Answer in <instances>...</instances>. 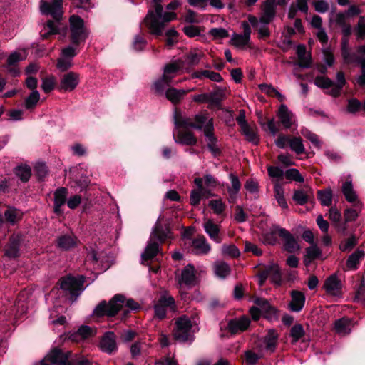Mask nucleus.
<instances>
[{
    "mask_svg": "<svg viewBox=\"0 0 365 365\" xmlns=\"http://www.w3.org/2000/svg\"><path fill=\"white\" fill-rule=\"evenodd\" d=\"M288 0H264L260 6L261 14L259 18L253 15H248L251 26L256 29L260 37H268L270 31L267 25L272 23L277 15V6H284L287 4Z\"/></svg>",
    "mask_w": 365,
    "mask_h": 365,
    "instance_id": "nucleus-1",
    "label": "nucleus"
},
{
    "mask_svg": "<svg viewBox=\"0 0 365 365\" xmlns=\"http://www.w3.org/2000/svg\"><path fill=\"white\" fill-rule=\"evenodd\" d=\"M160 0H153V6L155 7V13L149 11L144 19L146 26L152 34L160 35L165 24L175 19L176 15L173 12H165L163 14V6L160 4Z\"/></svg>",
    "mask_w": 365,
    "mask_h": 365,
    "instance_id": "nucleus-2",
    "label": "nucleus"
},
{
    "mask_svg": "<svg viewBox=\"0 0 365 365\" xmlns=\"http://www.w3.org/2000/svg\"><path fill=\"white\" fill-rule=\"evenodd\" d=\"M278 234L284 241V249L288 252L294 253L299 250L300 246L294 236L286 229L273 225L268 232L264 234L263 241L269 245L277 243L276 235Z\"/></svg>",
    "mask_w": 365,
    "mask_h": 365,
    "instance_id": "nucleus-3",
    "label": "nucleus"
},
{
    "mask_svg": "<svg viewBox=\"0 0 365 365\" xmlns=\"http://www.w3.org/2000/svg\"><path fill=\"white\" fill-rule=\"evenodd\" d=\"M40 9L42 14L46 15H51L56 20L55 21H48L46 26L48 31L42 34L43 38H46L50 34H58L59 21L62 17V0H53L51 3L41 1L40 4Z\"/></svg>",
    "mask_w": 365,
    "mask_h": 365,
    "instance_id": "nucleus-4",
    "label": "nucleus"
},
{
    "mask_svg": "<svg viewBox=\"0 0 365 365\" xmlns=\"http://www.w3.org/2000/svg\"><path fill=\"white\" fill-rule=\"evenodd\" d=\"M171 237V232L168 227L163 229L159 222L155 225V227L151 233L150 240L148 242L145 252L141 257L143 260L147 261L154 257L159 251L158 243L155 240L163 242L168 238Z\"/></svg>",
    "mask_w": 365,
    "mask_h": 365,
    "instance_id": "nucleus-5",
    "label": "nucleus"
},
{
    "mask_svg": "<svg viewBox=\"0 0 365 365\" xmlns=\"http://www.w3.org/2000/svg\"><path fill=\"white\" fill-rule=\"evenodd\" d=\"M176 328L173 331L174 338L180 342L192 343L194 340V332L197 329L190 319L183 316L175 322Z\"/></svg>",
    "mask_w": 365,
    "mask_h": 365,
    "instance_id": "nucleus-6",
    "label": "nucleus"
},
{
    "mask_svg": "<svg viewBox=\"0 0 365 365\" xmlns=\"http://www.w3.org/2000/svg\"><path fill=\"white\" fill-rule=\"evenodd\" d=\"M182 66L183 62L180 60H178L165 65L162 77L154 83L155 90L158 92L163 91L178 75Z\"/></svg>",
    "mask_w": 365,
    "mask_h": 365,
    "instance_id": "nucleus-7",
    "label": "nucleus"
},
{
    "mask_svg": "<svg viewBox=\"0 0 365 365\" xmlns=\"http://www.w3.org/2000/svg\"><path fill=\"white\" fill-rule=\"evenodd\" d=\"M125 302V297L123 295L116 294L108 304L104 302L100 303L94 309V313L97 316L108 315L113 317L124 307Z\"/></svg>",
    "mask_w": 365,
    "mask_h": 365,
    "instance_id": "nucleus-8",
    "label": "nucleus"
},
{
    "mask_svg": "<svg viewBox=\"0 0 365 365\" xmlns=\"http://www.w3.org/2000/svg\"><path fill=\"white\" fill-rule=\"evenodd\" d=\"M84 277L81 275L77 277L68 276L61 280V288L71 294L72 302L75 301L83 290Z\"/></svg>",
    "mask_w": 365,
    "mask_h": 365,
    "instance_id": "nucleus-9",
    "label": "nucleus"
},
{
    "mask_svg": "<svg viewBox=\"0 0 365 365\" xmlns=\"http://www.w3.org/2000/svg\"><path fill=\"white\" fill-rule=\"evenodd\" d=\"M71 38L72 43L78 45L84 41L88 36V32L84 27V23L81 18L73 15L70 17Z\"/></svg>",
    "mask_w": 365,
    "mask_h": 365,
    "instance_id": "nucleus-10",
    "label": "nucleus"
},
{
    "mask_svg": "<svg viewBox=\"0 0 365 365\" xmlns=\"http://www.w3.org/2000/svg\"><path fill=\"white\" fill-rule=\"evenodd\" d=\"M185 244L188 245L190 251L196 255H207L211 250V246L203 235L193 239L188 238Z\"/></svg>",
    "mask_w": 365,
    "mask_h": 365,
    "instance_id": "nucleus-11",
    "label": "nucleus"
},
{
    "mask_svg": "<svg viewBox=\"0 0 365 365\" xmlns=\"http://www.w3.org/2000/svg\"><path fill=\"white\" fill-rule=\"evenodd\" d=\"M250 21H242V27L243 29L242 34H234L231 38V43L238 48H244L248 46L250 40L251 29Z\"/></svg>",
    "mask_w": 365,
    "mask_h": 365,
    "instance_id": "nucleus-12",
    "label": "nucleus"
},
{
    "mask_svg": "<svg viewBox=\"0 0 365 365\" xmlns=\"http://www.w3.org/2000/svg\"><path fill=\"white\" fill-rule=\"evenodd\" d=\"M166 307L171 310H175V302L173 297L169 295L162 296L158 303L154 306L155 316L159 319H163L166 315Z\"/></svg>",
    "mask_w": 365,
    "mask_h": 365,
    "instance_id": "nucleus-13",
    "label": "nucleus"
},
{
    "mask_svg": "<svg viewBox=\"0 0 365 365\" xmlns=\"http://www.w3.org/2000/svg\"><path fill=\"white\" fill-rule=\"evenodd\" d=\"M24 240L21 234L12 235L5 247V255L10 259H15L19 256V247Z\"/></svg>",
    "mask_w": 365,
    "mask_h": 365,
    "instance_id": "nucleus-14",
    "label": "nucleus"
},
{
    "mask_svg": "<svg viewBox=\"0 0 365 365\" xmlns=\"http://www.w3.org/2000/svg\"><path fill=\"white\" fill-rule=\"evenodd\" d=\"M68 359V354L58 349H54L41 361V365H65Z\"/></svg>",
    "mask_w": 365,
    "mask_h": 365,
    "instance_id": "nucleus-15",
    "label": "nucleus"
},
{
    "mask_svg": "<svg viewBox=\"0 0 365 365\" xmlns=\"http://www.w3.org/2000/svg\"><path fill=\"white\" fill-rule=\"evenodd\" d=\"M327 294L333 297H339L341 295V284L336 274H332L328 277L323 286Z\"/></svg>",
    "mask_w": 365,
    "mask_h": 365,
    "instance_id": "nucleus-16",
    "label": "nucleus"
},
{
    "mask_svg": "<svg viewBox=\"0 0 365 365\" xmlns=\"http://www.w3.org/2000/svg\"><path fill=\"white\" fill-rule=\"evenodd\" d=\"M277 116L285 128H290L295 124L296 119L294 115L284 104H282L279 106Z\"/></svg>",
    "mask_w": 365,
    "mask_h": 365,
    "instance_id": "nucleus-17",
    "label": "nucleus"
},
{
    "mask_svg": "<svg viewBox=\"0 0 365 365\" xmlns=\"http://www.w3.org/2000/svg\"><path fill=\"white\" fill-rule=\"evenodd\" d=\"M78 83L79 75L74 72H69L62 76L59 89L64 91H71L75 89Z\"/></svg>",
    "mask_w": 365,
    "mask_h": 365,
    "instance_id": "nucleus-18",
    "label": "nucleus"
},
{
    "mask_svg": "<svg viewBox=\"0 0 365 365\" xmlns=\"http://www.w3.org/2000/svg\"><path fill=\"white\" fill-rule=\"evenodd\" d=\"M213 123L210 120L207 125L205 126V135L207 138V145L213 154L214 156L217 155L220 153V148L217 145V139L213 134Z\"/></svg>",
    "mask_w": 365,
    "mask_h": 365,
    "instance_id": "nucleus-19",
    "label": "nucleus"
},
{
    "mask_svg": "<svg viewBox=\"0 0 365 365\" xmlns=\"http://www.w3.org/2000/svg\"><path fill=\"white\" fill-rule=\"evenodd\" d=\"M100 348L108 354H111L117 350L116 336L113 332L108 331L103 335L100 343Z\"/></svg>",
    "mask_w": 365,
    "mask_h": 365,
    "instance_id": "nucleus-20",
    "label": "nucleus"
},
{
    "mask_svg": "<svg viewBox=\"0 0 365 365\" xmlns=\"http://www.w3.org/2000/svg\"><path fill=\"white\" fill-rule=\"evenodd\" d=\"M250 323V320L247 317H242L239 319L230 320L227 324V328L232 334H237L245 331Z\"/></svg>",
    "mask_w": 365,
    "mask_h": 365,
    "instance_id": "nucleus-21",
    "label": "nucleus"
},
{
    "mask_svg": "<svg viewBox=\"0 0 365 365\" xmlns=\"http://www.w3.org/2000/svg\"><path fill=\"white\" fill-rule=\"evenodd\" d=\"M291 301L289 304V309L294 312H300L305 303V296L304 293L293 290L291 292Z\"/></svg>",
    "mask_w": 365,
    "mask_h": 365,
    "instance_id": "nucleus-22",
    "label": "nucleus"
},
{
    "mask_svg": "<svg viewBox=\"0 0 365 365\" xmlns=\"http://www.w3.org/2000/svg\"><path fill=\"white\" fill-rule=\"evenodd\" d=\"M352 204V207H348L344 210V219L346 223L356 221L363 209L361 202Z\"/></svg>",
    "mask_w": 365,
    "mask_h": 365,
    "instance_id": "nucleus-23",
    "label": "nucleus"
},
{
    "mask_svg": "<svg viewBox=\"0 0 365 365\" xmlns=\"http://www.w3.org/2000/svg\"><path fill=\"white\" fill-rule=\"evenodd\" d=\"M194 88L190 89H177L169 88L165 92V96L172 103H178L189 92L192 91Z\"/></svg>",
    "mask_w": 365,
    "mask_h": 365,
    "instance_id": "nucleus-24",
    "label": "nucleus"
},
{
    "mask_svg": "<svg viewBox=\"0 0 365 365\" xmlns=\"http://www.w3.org/2000/svg\"><path fill=\"white\" fill-rule=\"evenodd\" d=\"M96 334V330L88 326H81L76 332L71 334L70 338L72 341L79 342L88 339Z\"/></svg>",
    "mask_w": 365,
    "mask_h": 365,
    "instance_id": "nucleus-25",
    "label": "nucleus"
},
{
    "mask_svg": "<svg viewBox=\"0 0 365 365\" xmlns=\"http://www.w3.org/2000/svg\"><path fill=\"white\" fill-rule=\"evenodd\" d=\"M271 281L277 286H280L282 283V273L278 264L270 263L264 267Z\"/></svg>",
    "mask_w": 365,
    "mask_h": 365,
    "instance_id": "nucleus-26",
    "label": "nucleus"
},
{
    "mask_svg": "<svg viewBox=\"0 0 365 365\" xmlns=\"http://www.w3.org/2000/svg\"><path fill=\"white\" fill-rule=\"evenodd\" d=\"M204 229L209 237L215 242L220 243L222 242V238L219 236V227L212 220L205 219Z\"/></svg>",
    "mask_w": 365,
    "mask_h": 365,
    "instance_id": "nucleus-27",
    "label": "nucleus"
},
{
    "mask_svg": "<svg viewBox=\"0 0 365 365\" xmlns=\"http://www.w3.org/2000/svg\"><path fill=\"white\" fill-rule=\"evenodd\" d=\"M195 271L193 266L188 264L182 271L179 280L180 284L192 285L195 282Z\"/></svg>",
    "mask_w": 365,
    "mask_h": 365,
    "instance_id": "nucleus-28",
    "label": "nucleus"
},
{
    "mask_svg": "<svg viewBox=\"0 0 365 365\" xmlns=\"http://www.w3.org/2000/svg\"><path fill=\"white\" fill-rule=\"evenodd\" d=\"M297 55L299 59V65L302 68H309L312 64L311 54L307 51L304 45H299L297 47Z\"/></svg>",
    "mask_w": 365,
    "mask_h": 365,
    "instance_id": "nucleus-29",
    "label": "nucleus"
},
{
    "mask_svg": "<svg viewBox=\"0 0 365 365\" xmlns=\"http://www.w3.org/2000/svg\"><path fill=\"white\" fill-rule=\"evenodd\" d=\"M24 213L21 210L14 207L8 206L4 212V217L6 222L14 225L20 221L23 217Z\"/></svg>",
    "mask_w": 365,
    "mask_h": 365,
    "instance_id": "nucleus-30",
    "label": "nucleus"
},
{
    "mask_svg": "<svg viewBox=\"0 0 365 365\" xmlns=\"http://www.w3.org/2000/svg\"><path fill=\"white\" fill-rule=\"evenodd\" d=\"M277 339L278 334H277L276 331L274 329L269 330L263 339L264 349L271 353L274 352L276 349Z\"/></svg>",
    "mask_w": 365,
    "mask_h": 365,
    "instance_id": "nucleus-31",
    "label": "nucleus"
},
{
    "mask_svg": "<svg viewBox=\"0 0 365 365\" xmlns=\"http://www.w3.org/2000/svg\"><path fill=\"white\" fill-rule=\"evenodd\" d=\"M230 179L231 181V185L227 187L229 201L230 202H234L240 190L241 184L240 182L239 178L233 174L230 175Z\"/></svg>",
    "mask_w": 365,
    "mask_h": 365,
    "instance_id": "nucleus-32",
    "label": "nucleus"
},
{
    "mask_svg": "<svg viewBox=\"0 0 365 365\" xmlns=\"http://www.w3.org/2000/svg\"><path fill=\"white\" fill-rule=\"evenodd\" d=\"M341 191L346 198V200L351 203H356V202H361L356 192L354 190L353 185L351 181H346L343 183L341 187Z\"/></svg>",
    "mask_w": 365,
    "mask_h": 365,
    "instance_id": "nucleus-33",
    "label": "nucleus"
},
{
    "mask_svg": "<svg viewBox=\"0 0 365 365\" xmlns=\"http://www.w3.org/2000/svg\"><path fill=\"white\" fill-rule=\"evenodd\" d=\"M308 0H296L294 3H292L289 9L288 17L289 19H294L298 11L303 13H307L308 11Z\"/></svg>",
    "mask_w": 365,
    "mask_h": 365,
    "instance_id": "nucleus-34",
    "label": "nucleus"
},
{
    "mask_svg": "<svg viewBox=\"0 0 365 365\" xmlns=\"http://www.w3.org/2000/svg\"><path fill=\"white\" fill-rule=\"evenodd\" d=\"M321 255L322 250L315 244H312V246L306 249L304 256V264L308 266L313 260L320 257Z\"/></svg>",
    "mask_w": 365,
    "mask_h": 365,
    "instance_id": "nucleus-35",
    "label": "nucleus"
},
{
    "mask_svg": "<svg viewBox=\"0 0 365 365\" xmlns=\"http://www.w3.org/2000/svg\"><path fill=\"white\" fill-rule=\"evenodd\" d=\"M67 190L64 187L57 189L54 193V211L56 213L61 212V207L65 204L67 197Z\"/></svg>",
    "mask_w": 365,
    "mask_h": 365,
    "instance_id": "nucleus-36",
    "label": "nucleus"
},
{
    "mask_svg": "<svg viewBox=\"0 0 365 365\" xmlns=\"http://www.w3.org/2000/svg\"><path fill=\"white\" fill-rule=\"evenodd\" d=\"M334 328L339 334H348L351 329V321L348 318L338 319L335 322Z\"/></svg>",
    "mask_w": 365,
    "mask_h": 365,
    "instance_id": "nucleus-37",
    "label": "nucleus"
},
{
    "mask_svg": "<svg viewBox=\"0 0 365 365\" xmlns=\"http://www.w3.org/2000/svg\"><path fill=\"white\" fill-rule=\"evenodd\" d=\"M175 141L177 143L192 145L196 144L197 139L191 132L179 131Z\"/></svg>",
    "mask_w": 365,
    "mask_h": 365,
    "instance_id": "nucleus-38",
    "label": "nucleus"
},
{
    "mask_svg": "<svg viewBox=\"0 0 365 365\" xmlns=\"http://www.w3.org/2000/svg\"><path fill=\"white\" fill-rule=\"evenodd\" d=\"M358 61L361 66V74L357 78L360 86H365V45L359 46L357 49Z\"/></svg>",
    "mask_w": 365,
    "mask_h": 365,
    "instance_id": "nucleus-39",
    "label": "nucleus"
},
{
    "mask_svg": "<svg viewBox=\"0 0 365 365\" xmlns=\"http://www.w3.org/2000/svg\"><path fill=\"white\" fill-rule=\"evenodd\" d=\"M214 272L215 275L221 279H225L230 275L231 269L230 265L222 261L215 262L213 265Z\"/></svg>",
    "mask_w": 365,
    "mask_h": 365,
    "instance_id": "nucleus-40",
    "label": "nucleus"
},
{
    "mask_svg": "<svg viewBox=\"0 0 365 365\" xmlns=\"http://www.w3.org/2000/svg\"><path fill=\"white\" fill-rule=\"evenodd\" d=\"M192 77L200 79L202 78H207L215 82H220L222 79L218 73L209 70L195 71L192 74Z\"/></svg>",
    "mask_w": 365,
    "mask_h": 365,
    "instance_id": "nucleus-41",
    "label": "nucleus"
},
{
    "mask_svg": "<svg viewBox=\"0 0 365 365\" xmlns=\"http://www.w3.org/2000/svg\"><path fill=\"white\" fill-rule=\"evenodd\" d=\"M57 244L60 248L67 250L74 247L77 245V241L73 236L65 235L58 239Z\"/></svg>",
    "mask_w": 365,
    "mask_h": 365,
    "instance_id": "nucleus-42",
    "label": "nucleus"
},
{
    "mask_svg": "<svg viewBox=\"0 0 365 365\" xmlns=\"http://www.w3.org/2000/svg\"><path fill=\"white\" fill-rule=\"evenodd\" d=\"M174 123L177 128H192V125H194L193 118L182 115L178 113L175 114Z\"/></svg>",
    "mask_w": 365,
    "mask_h": 365,
    "instance_id": "nucleus-43",
    "label": "nucleus"
},
{
    "mask_svg": "<svg viewBox=\"0 0 365 365\" xmlns=\"http://www.w3.org/2000/svg\"><path fill=\"white\" fill-rule=\"evenodd\" d=\"M284 192L282 186L279 182H276L274 186V197L279 205L282 209H287L288 205L284 198Z\"/></svg>",
    "mask_w": 365,
    "mask_h": 365,
    "instance_id": "nucleus-44",
    "label": "nucleus"
},
{
    "mask_svg": "<svg viewBox=\"0 0 365 365\" xmlns=\"http://www.w3.org/2000/svg\"><path fill=\"white\" fill-rule=\"evenodd\" d=\"M242 133L245 136L247 140L257 145L259 143V136L254 128L249 125H244L240 128Z\"/></svg>",
    "mask_w": 365,
    "mask_h": 365,
    "instance_id": "nucleus-45",
    "label": "nucleus"
},
{
    "mask_svg": "<svg viewBox=\"0 0 365 365\" xmlns=\"http://www.w3.org/2000/svg\"><path fill=\"white\" fill-rule=\"evenodd\" d=\"M258 86L260 91L267 96H276L280 101H283L285 99V97L271 84L262 83Z\"/></svg>",
    "mask_w": 365,
    "mask_h": 365,
    "instance_id": "nucleus-46",
    "label": "nucleus"
},
{
    "mask_svg": "<svg viewBox=\"0 0 365 365\" xmlns=\"http://www.w3.org/2000/svg\"><path fill=\"white\" fill-rule=\"evenodd\" d=\"M203 53L198 49H194L187 53L185 56V61L190 66H196L200 63Z\"/></svg>",
    "mask_w": 365,
    "mask_h": 365,
    "instance_id": "nucleus-47",
    "label": "nucleus"
},
{
    "mask_svg": "<svg viewBox=\"0 0 365 365\" xmlns=\"http://www.w3.org/2000/svg\"><path fill=\"white\" fill-rule=\"evenodd\" d=\"M211 120L212 122V118H209L206 113H200L195 116L193 118L194 125H192V128L200 130L202 128L205 129V126Z\"/></svg>",
    "mask_w": 365,
    "mask_h": 365,
    "instance_id": "nucleus-48",
    "label": "nucleus"
},
{
    "mask_svg": "<svg viewBox=\"0 0 365 365\" xmlns=\"http://www.w3.org/2000/svg\"><path fill=\"white\" fill-rule=\"evenodd\" d=\"M364 256V252L361 250H356L354 253H352L347 259V267L349 269H356L357 265L359 263L361 259H362Z\"/></svg>",
    "mask_w": 365,
    "mask_h": 365,
    "instance_id": "nucleus-49",
    "label": "nucleus"
},
{
    "mask_svg": "<svg viewBox=\"0 0 365 365\" xmlns=\"http://www.w3.org/2000/svg\"><path fill=\"white\" fill-rule=\"evenodd\" d=\"M289 145L290 149L297 155L304 153V146L302 143V138L299 137H290Z\"/></svg>",
    "mask_w": 365,
    "mask_h": 365,
    "instance_id": "nucleus-50",
    "label": "nucleus"
},
{
    "mask_svg": "<svg viewBox=\"0 0 365 365\" xmlns=\"http://www.w3.org/2000/svg\"><path fill=\"white\" fill-rule=\"evenodd\" d=\"M317 197L321 204L324 206H330L332 202V192L331 189L319 190Z\"/></svg>",
    "mask_w": 365,
    "mask_h": 365,
    "instance_id": "nucleus-51",
    "label": "nucleus"
},
{
    "mask_svg": "<svg viewBox=\"0 0 365 365\" xmlns=\"http://www.w3.org/2000/svg\"><path fill=\"white\" fill-rule=\"evenodd\" d=\"M15 173L23 182H27L31 175V170L28 165H20L16 168Z\"/></svg>",
    "mask_w": 365,
    "mask_h": 365,
    "instance_id": "nucleus-52",
    "label": "nucleus"
},
{
    "mask_svg": "<svg viewBox=\"0 0 365 365\" xmlns=\"http://www.w3.org/2000/svg\"><path fill=\"white\" fill-rule=\"evenodd\" d=\"M221 250H222V254L223 255L229 256L231 257H237L240 253V250L237 249V247L233 244L223 245L222 246Z\"/></svg>",
    "mask_w": 365,
    "mask_h": 365,
    "instance_id": "nucleus-53",
    "label": "nucleus"
},
{
    "mask_svg": "<svg viewBox=\"0 0 365 365\" xmlns=\"http://www.w3.org/2000/svg\"><path fill=\"white\" fill-rule=\"evenodd\" d=\"M304 334L302 326L299 324L294 325L290 330V336L292 337V343L298 341Z\"/></svg>",
    "mask_w": 365,
    "mask_h": 365,
    "instance_id": "nucleus-54",
    "label": "nucleus"
},
{
    "mask_svg": "<svg viewBox=\"0 0 365 365\" xmlns=\"http://www.w3.org/2000/svg\"><path fill=\"white\" fill-rule=\"evenodd\" d=\"M40 99L39 92L36 90L33 91L25 100V107L26 109L33 108Z\"/></svg>",
    "mask_w": 365,
    "mask_h": 365,
    "instance_id": "nucleus-55",
    "label": "nucleus"
},
{
    "mask_svg": "<svg viewBox=\"0 0 365 365\" xmlns=\"http://www.w3.org/2000/svg\"><path fill=\"white\" fill-rule=\"evenodd\" d=\"M354 31L358 39H364L365 38V18L364 16L359 17Z\"/></svg>",
    "mask_w": 365,
    "mask_h": 365,
    "instance_id": "nucleus-56",
    "label": "nucleus"
},
{
    "mask_svg": "<svg viewBox=\"0 0 365 365\" xmlns=\"http://www.w3.org/2000/svg\"><path fill=\"white\" fill-rule=\"evenodd\" d=\"M209 206L217 215L222 214L225 210V205L220 199L210 200L209 202Z\"/></svg>",
    "mask_w": 365,
    "mask_h": 365,
    "instance_id": "nucleus-57",
    "label": "nucleus"
},
{
    "mask_svg": "<svg viewBox=\"0 0 365 365\" xmlns=\"http://www.w3.org/2000/svg\"><path fill=\"white\" fill-rule=\"evenodd\" d=\"M285 177L288 180H294L299 182H302L304 181V178L302 176L299 170L295 168L287 170L285 172Z\"/></svg>",
    "mask_w": 365,
    "mask_h": 365,
    "instance_id": "nucleus-58",
    "label": "nucleus"
},
{
    "mask_svg": "<svg viewBox=\"0 0 365 365\" xmlns=\"http://www.w3.org/2000/svg\"><path fill=\"white\" fill-rule=\"evenodd\" d=\"M26 58L24 52H13L7 58V63L9 66H14L17 62L24 60Z\"/></svg>",
    "mask_w": 365,
    "mask_h": 365,
    "instance_id": "nucleus-59",
    "label": "nucleus"
},
{
    "mask_svg": "<svg viewBox=\"0 0 365 365\" xmlns=\"http://www.w3.org/2000/svg\"><path fill=\"white\" fill-rule=\"evenodd\" d=\"M224 98L222 92L209 93L208 103L212 106H219Z\"/></svg>",
    "mask_w": 365,
    "mask_h": 365,
    "instance_id": "nucleus-60",
    "label": "nucleus"
},
{
    "mask_svg": "<svg viewBox=\"0 0 365 365\" xmlns=\"http://www.w3.org/2000/svg\"><path fill=\"white\" fill-rule=\"evenodd\" d=\"M261 356L253 352L252 351L248 350L245 351V359L247 365H255L257 361L260 359Z\"/></svg>",
    "mask_w": 365,
    "mask_h": 365,
    "instance_id": "nucleus-61",
    "label": "nucleus"
},
{
    "mask_svg": "<svg viewBox=\"0 0 365 365\" xmlns=\"http://www.w3.org/2000/svg\"><path fill=\"white\" fill-rule=\"evenodd\" d=\"M314 83L319 88H329L332 86L333 81L327 77L318 76L315 78Z\"/></svg>",
    "mask_w": 365,
    "mask_h": 365,
    "instance_id": "nucleus-62",
    "label": "nucleus"
},
{
    "mask_svg": "<svg viewBox=\"0 0 365 365\" xmlns=\"http://www.w3.org/2000/svg\"><path fill=\"white\" fill-rule=\"evenodd\" d=\"M356 245V239L352 236L340 244V250L342 252L351 250Z\"/></svg>",
    "mask_w": 365,
    "mask_h": 365,
    "instance_id": "nucleus-63",
    "label": "nucleus"
},
{
    "mask_svg": "<svg viewBox=\"0 0 365 365\" xmlns=\"http://www.w3.org/2000/svg\"><path fill=\"white\" fill-rule=\"evenodd\" d=\"M293 200L299 205H304L307 202L308 195L304 190H297L294 193Z\"/></svg>",
    "mask_w": 365,
    "mask_h": 365,
    "instance_id": "nucleus-64",
    "label": "nucleus"
}]
</instances>
